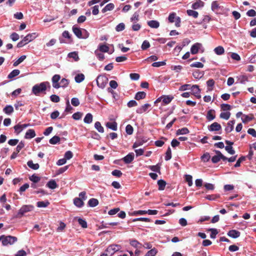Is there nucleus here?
Masks as SVG:
<instances>
[{"mask_svg": "<svg viewBox=\"0 0 256 256\" xmlns=\"http://www.w3.org/2000/svg\"><path fill=\"white\" fill-rule=\"evenodd\" d=\"M82 114L80 112H76L72 116V118L75 120H79L81 118Z\"/></svg>", "mask_w": 256, "mask_h": 256, "instance_id": "69168bd1", "label": "nucleus"}, {"mask_svg": "<svg viewBox=\"0 0 256 256\" xmlns=\"http://www.w3.org/2000/svg\"><path fill=\"white\" fill-rule=\"evenodd\" d=\"M190 89L191 90V91L194 95L195 94H200V90L198 86L196 84H194L192 86H190Z\"/></svg>", "mask_w": 256, "mask_h": 256, "instance_id": "7c9ffc66", "label": "nucleus"}, {"mask_svg": "<svg viewBox=\"0 0 256 256\" xmlns=\"http://www.w3.org/2000/svg\"><path fill=\"white\" fill-rule=\"evenodd\" d=\"M114 8V5L112 3H110L106 4L102 10V13L108 11L112 10Z\"/></svg>", "mask_w": 256, "mask_h": 256, "instance_id": "b1692460", "label": "nucleus"}, {"mask_svg": "<svg viewBox=\"0 0 256 256\" xmlns=\"http://www.w3.org/2000/svg\"><path fill=\"white\" fill-rule=\"evenodd\" d=\"M60 84V88H66L69 84V81L68 80L63 78L60 80V82L59 83Z\"/></svg>", "mask_w": 256, "mask_h": 256, "instance_id": "49530a36", "label": "nucleus"}, {"mask_svg": "<svg viewBox=\"0 0 256 256\" xmlns=\"http://www.w3.org/2000/svg\"><path fill=\"white\" fill-rule=\"evenodd\" d=\"M94 54L100 60H102L104 58V54L102 52H100L98 50H96L94 51Z\"/></svg>", "mask_w": 256, "mask_h": 256, "instance_id": "8fccbe9b", "label": "nucleus"}, {"mask_svg": "<svg viewBox=\"0 0 256 256\" xmlns=\"http://www.w3.org/2000/svg\"><path fill=\"white\" fill-rule=\"evenodd\" d=\"M204 3L201 0H197L192 6V8L194 10H197L202 8Z\"/></svg>", "mask_w": 256, "mask_h": 256, "instance_id": "4468645a", "label": "nucleus"}, {"mask_svg": "<svg viewBox=\"0 0 256 256\" xmlns=\"http://www.w3.org/2000/svg\"><path fill=\"white\" fill-rule=\"evenodd\" d=\"M125 28V24L122 22L119 24L118 25L116 26V32H121Z\"/></svg>", "mask_w": 256, "mask_h": 256, "instance_id": "e2e57ef3", "label": "nucleus"}, {"mask_svg": "<svg viewBox=\"0 0 256 256\" xmlns=\"http://www.w3.org/2000/svg\"><path fill=\"white\" fill-rule=\"evenodd\" d=\"M26 58V56L24 55L19 58L16 62H14L13 66H16L21 62H22Z\"/></svg>", "mask_w": 256, "mask_h": 256, "instance_id": "3c124183", "label": "nucleus"}, {"mask_svg": "<svg viewBox=\"0 0 256 256\" xmlns=\"http://www.w3.org/2000/svg\"><path fill=\"white\" fill-rule=\"evenodd\" d=\"M210 158V156L208 152H206L202 156H201V160L204 162H208Z\"/></svg>", "mask_w": 256, "mask_h": 256, "instance_id": "052dcab7", "label": "nucleus"}, {"mask_svg": "<svg viewBox=\"0 0 256 256\" xmlns=\"http://www.w3.org/2000/svg\"><path fill=\"white\" fill-rule=\"evenodd\" d=\"M139 20V12H136L130 18V21L136 23Z\"/></svg>", "mask_w": 256, "mask_h": 256, "instance_id": "58836bf2", "label": "nucleus"}, {"mask_svg": "<svg viewBox=\"0 0 256 256\" xmlns=\"http://www.w3.org/2000/svg\"><path fill=\"white\" fill-rule=\"evenodd\" d=\"M190 132L189 130L186 128H183L180 129H178L176 130V135H180V134H188Z\"/></svg>", "mask_w": 256, "mask_h": 256, "instance_id": "473e14b6", "label": "nucleus"}, {"mask_svg": "<svg viewBox=\"0 0 256 256\" xmlns=\"http://www.w3.org/2000/svg\"><path fill=\"white\" fill-rule=\"evenodd\" d=\"M34 209V206L32 204L23 205L18 210L17 214L14 216V218H21L25 214L32 212Z\"/></svg>", "mask_w": 256, "mask_h": 256, "instance_id": "f03ea898", "label": "nucleus"}, {"mask_svg": "<svg viewBox=\"0 0 256 256\" xmlns=\"http://www.w3.org/2000/svg\"><path fill=\"white\" fill-rule=\"evenodd\" d=\"M188 16H192L194 18H197L198 16V13L195 10H188L186 11Z\"/></svg>", "mask_w": 256, "mask_h": 256, "instance_id": "a19ab883", "label": "nucleus"}, {"mask_svg": "<svg viewBox=\"0 0 256 256\" xmlns=\"http://www.w3.org/2000/svg\"><path fill=\"white\" fill-rule=\"evenodd\" d=\"M204 74V72L200 71V70H196L192 73L193 76L196 79H200L203 76Z\"/></svg>", "mask_w": 256, "mask_h": 256, "instance_id": "cd10ccee", "label": "nucleus"}, {"mask_svg": "<svg viewBox=\"0 0 256 256\" xmlns=\"http://www.w3.org/2000/svg\"><path fill=\"white\" fill-rule=\"evenodd\" d=\"M212 10L216 14L220 13V10H222V7L219 5L218 1H214L212 3Z\"/></svg>", "mask_w": 256, "mask_h": 256, "instance_id": "1a4fd4ad", "label": "nucleus"}, {"mask_svg": "<svg viewBox=\"0 0 256 256\" xmlns=\"http://www.w3.org/2000/svg\"><path fill=\"white\" fill-rule=\"evenodd\" d=\"M98 204V201L97 199L92 198H90L88 202V204L90 207L96 206Z\"/></svg>", "mask_w": 256, "mask_h": 256, "instance_id": "e433bc0d", "label": "nucleus"}, {"mask_svg": "<svg viewBox=\"0 0 256 256\" xmlns=\"http://www.w3.org/2000/svg\"><path fill=\"white\" fill-rule=\"evenodd\" d=\"M14 132L16 134H18L23 130L21 127L20 124H19L14 126Z\"/></svg>", "mask_w": 256, "mask_h": 256, "instance_id": "774afa93", "label": "nucleus"}, {"mask_svg": "<svg viewBox=\"0 0 256 256\" xmlns=\"http://www.w3.org/2000/svg\"><path fill=\"white\" fill-rule=\"evenodd\" d=\"M177 18L176 14L175 12H172L170 13L168 17V22L170 23H172L174 22L175 20Z\"/></svg>", "mask_w": 256, "mask_h": 256, "instance_id": "09e8293b", "label": "nucleus"}, {"mask_svg": "<svg viewBox=\"0 0 256 256\" xmlns=\"http://www.w3.org/2000/svg\"><path fill=\"white\" fill-rule=\"evenodd\" d=\"M37 36V35L36 34V33H32V34H27L26 36V40H28V42H30L32 40H34V38H36Z\"/></svg>", "mask_w": 256, "mask_h": 256, "instance_id": "79ce46f5", "label": "nucleus"}, {"mask_svg": "<svg viewBox=\"0 0 256 256\" xmlns=\"http://www.w3.org/2000/svg\"><path fill=\"white\" fill-rule=\"evenodd\" d=\"M78 224L82 226V228H87V226H88L87 222L84 220L82 218H78Z\"/></svg>", "mask_w": 256, "mask_h": 256, "instance_id": "4d7b16f0", "label": "nucleus"}, {"mask_svg": "<svg viewBox=\"0 0 256 256\" xmlns=\"http://www.w3.org/2000/svg\"><path fill=\"white\" fill-rule=\"evenodd\" d=\"M201 46V44L200 43H196L193 44L190 48V52L192 54H197L198 50Z\"/></svg>", "mask_w": 256, "mask_h": 256, "instance_id": "f3484780", "label": "nucleus"}, {"mask_svg": "<svg viewBox=\"0 0 256 256\" xmlns=\"http://www.w3.org/2000/svg\"><path fill=\"white\" fill-rule=\"evenodd\" d=\"M20 74V70L15 69L12 71L8 75V78L9 79H12Z\"/></svg>", "mask_w": 256, "mask_h": 256, "instance_id": "a878e982", "label": "nucleus"}, {"mask_svg": "<svg viewBox=\"0 0 256 256\" xmlns=\"http://www.w3.org/2000/svg\"><path fill=\"white\" fill-rule=\"evenodd\" d=\"M60 79V76L59 74H55L52 78V86L55 88H60V84L58 81Z\"/></svg>", "mask_w": 256, "mask_h": 256, "instance_id": "6e6552de", "label": "nucleus"}, {"mask_svg": "<svg viewBox=\"0 0 256 256\" xmlns=\"http://www.w3.org/2000/svg\"><path fill=\"white\" fill-rule=\"evenodd\" d=\"M208 129L210 132L218 131L222 129V126L218 123L214 122L208 126Z\"/></svg>", "mask_w": 256, "mask_h": 256, "instance_id": "9d476101", "label": "nucleus"}, {"mask_svg": "<svg viewBox=\"0 0 256 256\" xmlns=\"http://www.w3.org/2000/svg\"><path fill=\"white\" fill-rule=\"evenodd\" d=\"M98 86L100 88H104L108 83V78L104 75L98 76L96 80Z\"/></svg>", "mask_w": 256, "mask_h": 256, "instance_id": "39448f33", "label": "nucleus"}, {"mask_svg": "<svg viewBox=\"0 0 256 256\" xmlns=\"http://www.w3.org/2000/svg\"><path fill=\"white\" fill-rule=\"evenodd\" d=\"M3 112L6 114L10 115L13 112L14 108L11 105H7L4 108Z\"/></svg>", "mask_w": 256, "mask_h": 256, "instance_id": "393cba45", "label": "nucleus"}, {"mask_svg": "<svg viewBox=\"0 0 256 256\" xmlns=\"http://www.w3.org/2000/svg\"><path fill=\"white\" fill-rule=\"evenodd\" d=\"M150 45L149 42L146 40H145L143 42L142 44L141 48L142 50H146L148 48H149L150 47Z\"/></svg>", "mask_w": 256, "mask_h": 256, "instance_id": "5fc2aeb1", "label": "nucleus"}, {"mask_svg": "<svg viewBox=\"0 0 256 256\" xmlns=\"http://www.w3.org/2000/svg\"><path fill=\"white\" fill-rule=\"evenodd\" d=\"M84 79V76L82 74H78L74 78L75 81L77 83H80L82 82Z\"/></svg>", "mask_w": 256, "mask_h": 256, "instance_id": "ea45409f", "label": "nucleus"}, {"mask_svg": "<svg viewBox=\"0 0 256 256\" xmlns=\"http://www.w3.org/2000/svg\"><path fill=\"white\" fill-rule=\"evenodd\" d=\"M60 141V138L58 136H55L52 138L49 142L52 144H56Z\"/></svg>", "mask_w": 256, "mask_h": 256, "instance_id": "c03bdc74", "label": "nucleus"}, {"mask_svg": "<svg viewBox=\"0 0 256 256\" xmlns=\"http://www.w3.org/2000/svg\"><path fill=\"white\" fill-rule=\"evenodd\" d=\"M134 159V154L133 152L129 153L126 156L122 158V160L126 164H130Z\"/></svg>", "mask_w": 256, "mask_h": 256, "instance_id": "f8f14e48", "label": "nucleus"}, {"mask_svg": "<svg viewBox=\"0 0 256 256\" xmlns=\"http://www.w3.org/2000/svg\"><path fill=\"white\" fill-rule=\"evenodd\" d=\"M186 180L188 182L189 186H191L192 185V176L189 174H186Z\"/></svg>", "mask_w": 256, "mask_h": 256, "instance_id": "680f3d73", "label": "nucleus"}, {"mask_svg": "<svg viewBox=\"0 0 256 256\" xmlns=\"http://www.w3.org/2000/svg\"><path fill=\"white\" fill-rule=\"evenodd\" d=\"M2 244L4 246L12 245L18 241V238L16 236H11L2 235Z\"/></svg>", "mask_w": 256, "mask_h": 256, "instance_id": "20e7f679", "label": "nucleus"}, {"mask_svg": "<svg viewBox=\"0 0 256 256\" xmlns=\"http://www.w3.org/2000/svg\"><path fill=\"white\" fill-rule=\"evenodd\" d=\"M50 204L48 200L40 201L37 202L36 206L38 208H46Z\"/></svg>", "mask_w": 256, "mask_h": 256, "instance_id": "f704fd0d", "label": "nucleus"}, {"mask_svg": "<svg viewBox=\"0 0 256 256\" xmlns=\"http://www.w3.org/2000/svg\"><path fill=\"white\" fill-rule=\"evenodd\" d=\"M230 116V112H224L220 114V118L228 120L229 119Z\"/></svg>", "mask_w": 256, "mask_h": 256, "instance_id": "13d9d810", "label": "nucleus"}, {"mask_svg": "<svg viewBox=\"0 0 256 256\" xmlns=\"http://www.w3.org/2000/svg\"><path fill=\"white\" fill-rule=\"evenodd\" d=\"M74 34L79 38L86 39L89 36L88 32L85 29H81L74 25L72 28Z\"/></svg>", "mask_w": 256, "mask_h": 256, "instance_id": "7ed1b4c3", "label": "nucleus"}, {"mask_svg": "<svg viewBox=\"0 0 256 256\" xmlns=\"http://www.w3.org/2000/svg\"><path fill=\"white\" fill-rule=\"evenodd\" d=\"M100 52H107L109 50V47L105 44H100L98 46V50Z\"/></svg>", "mask_w": 256, "mask_h": 256, "instance_id": "37998d69", "label": "nucleus"}, {"mask_svg": "<svg viewBox=\"0 0 256 256\" xmlns=\"http://www.w3.org/2000/svg\"><path fill=\"white\" fill-rule=\"evenodd\" d=\"M172 158V151L170 147L168 148L166 153L165 160H168Z\"/></svg>", "mask_w": 256, "mask_h": 256, "instance_id": "bf43d9fd", "label": "nucleus"}, {"mask_svg": "<svg viewBox=\"0 0 256 256\" xmlns=\"http://www.w3.org/2000/svg\"><path fill=\"white\" fill-rule=\"evenodd\" d=\"M214 52L218 55H222L224 52V50L222 46L216 47L214 50Z\"/></svg>", "mask_w": 256, "mask_h": 256, "instance_id": "c9c22d12", "label": "nucleus"}, {"mask_svg": "<svg viewBox=\"0 0 256 256\" xmlns=\"http://www.w3.org/2000/svg\"><path fill=\"white\" fill-rule=\"evenodd\" d=\"M234 120H230L228 122V125L225 128V131L226 133L231 132L234 129Z\"/></svg>", "mask_w": 256, "mask_h": 256, "instance_id": "aec40b11", "label": "nucleus"}, {"mask_svg": "<svg viewBox=\"0 0 256 256\" xmlns=\"http://www.w3.org/2000/svg\"><path fill=\"white\" fill-rule=\"evenodd\" d=\"M146 96V93L144 92H138L134 96V98L136 100H140L142 99H144Z\"/></svg>", "mask_w": 256, "mask_h": 256, "instance_id": "c756f323", "label": "nucleus"}, {"mask_svg": "<svg viewBox=\"0 0 256 256\" xmlns=\"http://www.w3.org/2000/svg\"><path fill=\"white\" fill-rule=\"evenodd\" d=\"M27 165L29 168L34 170H38L40 168V165L38 164H34L32 160H28L27 162Z\"/></svg>", "mask_w": 256, "mask_h": 256, "instance_id": "5701e85b", "label": "nucleus"}, {"mask_svg": "<svg viewBox=\"0 0 256 256\" xmlns=\"http://www.w3.org/2000/svg\"><path fill=\"white\" fill-rule=\"evenodd\" d=\"M36 136V133L34 130H28L24 136V138L26 139H31Z\"/></svg>", "mask_w": 256, "mask_h": 256, "instance_id": "2eb2a0df", "label": "nucleus"}, {"mask_svg": "<svg viewBox=\"0 0 256 256\" xmlns=\"http://www.w3.org/2000/svg\"><path fill=\"white\" fill-rule=\"evenodd\" d=\"M148 25L151 28H157L160 26V23L156 20H151L147 22Z\"/></svg>", "mask_w": 256, "mask_h": 256, "instance_id": "6ab92c4d", "label": "nucleus"}, {"mask_svg": "<svg viewBox=\"0 0 256 256\" xmlns=\"http://www.w3.org/2000/svg\"><path fill=\"white\" fill-rule=\"evenodd\" d=\"M94 128L99 132L103 133L104 132V128L102 126L101 124L99 122H95Z\"/></svg>", "mask_w": 256, "mask_h": 256, "instance_id": "4c0bfd02", "label": "nucleus"}, {"mask_svg": "<svg viewBox=\"0 0 256 256\" xmlns=\"http://www.w3.org/2000/svg\"><path fill=\"white\" fill-rule=\"evenodd\" d=\"M208 231H210L211 232L210 237L212 238H215L216 237V235L218 233V230L214 228H210L208 230Z\"/></svg>", "mask_w": 256, "mask_h": 256, "instance_id": "de8ad7c7", "label": "nucleus"}, {"mask_svg": "<svg viewBox=\"0 0 256 256\" xmlns=\"http://www.w3.org/2000/svg\"><path fill=\"white\" fill-rule=\"evenodd\" d=\"M29 179L33 182L37 183L40 180V178L34 174L29 178Z\"/></svg>", "mask_w": 256, "mask_h": 256, "instance_id": "864d4df0", "label": "nucleus"}, {"mask_svg": "<svg viewBox=\"0 0 256 256\" xmlns=\"http://www.w3.org/2000/svg\"><path fill=\"white\" fill-rule=\"evenodd\" d=\"M206 118L208 121L214 120L216 118L215 110H209L207 112Z\"/></svg>", "mask_w": 256, "mask_h": 256, "instance_id": "dca6fc26", "label": "nucleus"}, {"mask_svg": "<svg viewBox=\"0 0 256 256\" xmlns=\"http://www.w3.org/2000/svg\"><path fill=\"white\" fill-rule=\"evenodd\" d=\"M50 100L54 102H58L60 100V97L56 94H52L50 96Z\"/></svg>", "mask_w": 256, "mask_h": 256, "instance_id": "338daca9", "label": "nucleus"}, {"mask_svg": "<svg viewBox=\"0 0 256 256\" xmlns=\"http://www.w3.org/2000/svg\"><path fill=\"white\" fill-rule=\"evenodd\" d=\"M93 116L90 113L87 114L84 119V121L86 124H90L92 122Z\"/></svg>", "mask_w": 256, "mask_h": 256, "instance_id": "2f4dec72", "label": "nucleus"}, {"mask_svg": "<svg viewBox=\"0 0 256 256\" xmlns=\"http://www.w3.org/2000/svg\"><path fill=\"white\" fill-rule=\"evenodd\" d=\"M47 87L49 88H50V84L48 82H44L40 84H36L33 86L32 92L36 96H39L40 93L46 94V90Z\"/></svg>", "mask_w": 256, "mask_h": 256, "instance_id": "f257e3e1", "label": "nucleus"}, {"mask_svg": "<svg viewBox=\"0 0 256 256\" xmlns=\"http://www.w3.org/2000/svg\"><path fill=\"white\" fill-rule=\"evenodd\" d=\"M126 132L128 135L132 134L134 132L133 127L130 124H128L126 127Z\"/></svg>", "mask_w": 256, "mask_h": 256, "instance_id": "6e6d98bb", "label": "nucleus"}, {"mask_svg": "<svg viewBox=\"0 0 256 256\" xmlns=\"http://www.w3.org/2000/svg\"><path fill=\"white\" fill-rule=\"evenodd\" d=\"M46 186L51 189H55L58 186L56 182L54 180H52L48 182Z\"/></svg>", "mask_w": 256, "mask_h": 256, "instance_id": "bb28decb", "label": "nucleus"}, {"mask_svg": "<svg viewBox=\"0 0 256 256\" xmlns=\"http://www.w3.org/2000/svg\"><path fill=\"white\" fill-rule=\"evenodd\" d=\"M150 106V104H146L138 108L136 110V112L138 114H142L146 112L148 108Z\"/></svg>", "mask_w": 256, "mask_h": 256, "instance_id": "9b49d317", "label": "nucleus"}, {"mask_svg": "<svg viewBox=\"0 0 256 256\" xmlns=\"http://www.w3.org/2000/svg\"><path fill=\"white\" fill-rule=\"evenodd\" d=\"M68 57L74 58L75 61H78L79 60L78 54L76 52H70L68 54Z\"/></svg>", "mask_w": 256, "mask_h": 256, "instance_id": "a18cd8bd", "label": "nucleus"}, {"mask_svg": "<svg viewBox=\"0 0 256 256\" xmlns=\"http://www.w3.org/2000/svg\"><path fill=\"white\" fill-rule=\"evenodd\" d=\"M106 126L114 131H116L118 129V124L116 122H108L106 124Z\"/></svg>", "mask_w": 256, "mask_h": 256, "instance_id": "a211bd4d", "label": "nucleus"}, {"mask_svg": "<svg viewBox=\"0 0 256 256\" xmlns=\"http://www.w3.org/2000/svg\"><path fill=\"white\" fill-rule=\"evenodd\" d=\"M162 98V102L164 105L170 104L174 98L173 96H164Z\"/></svg>", "mask_w": 256, "mask_h": 256, "instance_id": "412c9836", "label": "nucleus"}, {"mask_svg": "<svg viewBox=\"0 0 256 256\" xmlns=\"http://www.w3.org/2000/svg\"><path fill=\"white\" fill-rule=\"evenodd\" d=\"M227 234L230 238H236L240 236V233L236 230H232L228 231Z\"/></svg>", "mask_w": 256, "mask_h": 256, "instance_id": "ddd939ff", "label": "nucleus"}, {"mask_svg": "<svg viewBox=\"0 0 256 256\" xmlns=\"http://www.w3.org/2000/svg\"><path fill=\"white\" fill-rule=\"evenodd\" d=\"M158 252L156 248H154L148 250L144 256H155Z\"/></svg>", "mask_w": 256, "mask_h": 256, "instance_id": "603ef678", "label": "nucleus"}, {"mask_svg": "<svg viewBox=\"0 0 256 256\" xmlns=\"http://www.w3.org/2000/svg\"><path fill=\"white\" fill-rule=\"evenodd\" d=\"M158 190H163L165 188L166 182L163 180H160L158 181Z\"/></svg>", "mask_w": 256, "mask_h": 256, "instance_id": "72a5a7b5", "label": "nucleus"}, {"mask_svg": "<svg viewBox=\"0 0 256 256\" xmlns=\"http://www.w3.org/2000/svg\"><path fill=\"white\" fill-rule=\"evenodd\" d=\"M215 152L216 155L214 156L212 158V161L213 163L216 164L221 159L223 161H225L227 159V158L224 156L220 151L216 150Z\"/></svg>", "mask_w": 256, "mask_h": 256, "instance_id": "423d86ee", "label": "nucleus"}, {"mask_svg": "<svg viewBox=\"0 0 256 256\" xmlns=\"http://www.w3.org/2000/svg\"><path fill=\"white\" fill-rule=\"evenodd\" d=\"M254 118V116L252 114H250L249 115H243L242 118V122L244 123H246Z\"/></svg>", "mask_w": 256, "mask_h": 256, "instance_id": "4be33fe9", "label": "nucleus"}, {"mask_svg": "<svg viewBox=\"0 0 256 256\" xmlns=\"http://www.w3.org/2000/svg\"><path fill=\"white\" fill-rule=\"evenodd\" d=\"M122 246L118 244H112L108 247L106 250V252H108L109 255L112 256L116 252L120 250Z\"/></svg>", "mask_w": 256, "mask_h": 256, "instance_id": "0eeeda50", "label": "nucleus"}, {"mask_svg": "<svg viewBox=\"0 0 256 256\" xmlns=\"http://www.w3.org/2000/svg\"><path fill=\"white\" fill-rule=\"evenodd\" d=\"M72 156H73L72 152L70 150H68L66 152L64 156V158H66V160H70V158H72Z\"/></svg>", "mask_w": 256, "mask_h": 256, "instance_id": "0e129e2a", "label": "nucleus"}, {"mask_svg": "<svg viewBox=\"0 0 256 256\" xmlns=\"http://www.w3.org/2000/svg\"><path fill=\"white\" fill-rule=\"evenodd\" d=\"M74 205L78 208H81L84 204L83 200L80 198H76L74 200Z\"/></svg>", "mask_w": 256, "mask_h": 256, "instance_id": "c85d7f7f", "label": "nucleus"}]
</instances>
